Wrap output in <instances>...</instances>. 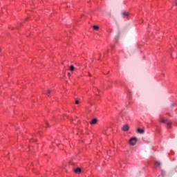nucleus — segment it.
Instances as JSON below:
<instances>
[{
	"label": "nucleus",
	"mask_w": 177,
	"mask_h": 177,
	"mask_svg": "<svg viewBox=\"0 0 177 177\" xmlns=\"http://www.w3.org/2000/svg\"><path fill=\"white\" fill-rule=\"evenodd\" d=\"M137 132H138V133L143 134V133H145V129L138 128L137 129Z\"/></svg>",
	"instance_id": "423d86ee"
},
{
	"label": "nucleus",
	"mask_w": 177,
	"mask_h": 177,
	"mask_svg": "<svg viewBox=\"0 0 177 177\" xmlns=\"http://www.w3.org/2000/svg\"><path fill=\"white\" fill-rule=\"evenodd\" d=\"M90 124L91 125H95V124H97V119L94 118V119L91 120V121L90 122Z\"/></svg>",
	"instance_id": "7ed1b4c3"
},
{
	"label": "nucleus",
	"mask_w": 177,
	"mask_h": 177,
	"mask_svg": "<svg viewBox=\"0 0 177 177\" xmlns=\"http://www.w3.org/2000/svg\"><path fill=\"white\" fill-rule=\"evenodd\" d=\"M136 143H138L137 138L133 137L129 140V144L131 145V146H135V145H136Z\"/></svg>",
	"instance_id": "f257e3e1"
},
{
	"label": "nucleus",
	"mask_w": 177,
	"mask_h": 177,
	"mask_svg": "<svg viewBox=\"0 0 177 177\" xmlns=\"http://www.w3.org/2000/svg\"><path fill=\"white\" fill-rule=\"evenodd\" d=\"M50 90H48L47 91V95L49 96V95H50Z\"/></svg>",
	"instance_id": "f8f14e48"
},
{
	"label": "nucleus",
	"mask_w": 177,
	"mask_h": 177,
	"mask_svg": "<svg viewBox=\"0 0 177 177\" xmlns=\"http://www.w3.org/2000/svg\"><path fill=\"white\" fill-rule=\"evenodd\" d=\"M75 174H81V168L77 167L76 169H74Z\"/></svg>",
	"instance_id": "0eeeda50"
},
{
	"label": "nucleus",
	"mask_w": 177,
	"mask_h": 177,
	"mask_svg": "<svg viewBox=\"0 0 177 177\" xmlns=\"http://www.w3.org/2000/svg\"><path fill=\"white\" fill-rule=\"evenodd\" d=\"M104 55H106V53H104Z\"/></svg>",
	"instance_id": "dca6fc26"
},
{
	"label": "nucleus",
	"mask_w": 177,
	"mask_h": 177,
	"mask_svg": "<svg viewBox=\"0 0 177 177\" xmlns=\"http://www.w3.org/2000/svg\"><path fill=\"white\" fill-rule=\"evenodd\" d=\"M168 120L165 119L164 118H159V122H162V124H165Z\"/></svg>",
	"instance_id": "39448f33"
},
{
	"label": "nucleus",
	"mask_w": 177,
	"mask_h": 177,
	"mask_svg": "<svg viewBox=\"0 0 177 177\" xmlns=\"http://www.w3.org/2000/svg\"><path fill=\"white\" fill-rule=\"evenodd\" d=\"M122 15L123 17H127L128 12H122Z\"/></svg>",
	"instance_id": "1a4fd4ad"
},
{
	"label": "nucleus",
	"mask_w": 177,
	"mask_h": 177,
	"mask_svg": "<svg viewBox=\"0 0 177 177\" xmlns=\"http://www.w3.org/2000/svg\"><path fill=\"white\" fill-rule=\"evenodd\" d=\"M97 90L98 92H100V91L99 89L97 88Z\"/></svg>",
	"instance_id": "2eb2a0df"
},
{
	"label": "nucleus",
	"mask_w": 177,
	"mask_h": 177,
	"mask_svg": "<svg viewBox=\"0 0 177 177\" xmlns=\"http://www.w3.org/2000/svg\"><path fill=\"white\" fill-rule=\"evenodd\" d=\"M68 75L70 77V75H71V74H70V73H68Z\"/></svg>",
	"instance_id": "4468645a"
},
{
	"label": "nucleus",
	"mask_w": 177,
	"mask_h": 177,
	"mask_svg": "<svg viewBox=\"0 0 177 177\" xmlns=\"http://www.w3.org/2000/svg\"><path fill=\"white\" fill-rule=\"evenodd\" d=\"M79 103H80V101H78V100L75 101V104H79Z\"/></svg>",
	"instance_id": "ddd939ff"
},
{
	"label": "nucleus",
	"mask_w": 177,
	"mask_h": 177,
	"mask_svg": "<svg viewBox=\"0 0 177 177\" xmlns=\"http://www.w3.org/2000/svg\"><path fill=\"white\" fill-rule=\"evenodd\" d=\"M156 165H157L158 167H160L161 165V162H160V161H156Z\"/></svg>",
	"instance_id": "9b49d317"
},
{
	"label": "nucleus",
	"mask_w": 177,
	"mask_h": 177,
	"mask_svg": "<svg viewBox=\"0 0 177 177\" xmlns=\"http://www.w3.org/2000/svg\"><path fill=\"white\" fill-rule=\"evenodd\" d=\"M167 128H171V125H172V122H171V120H168L165 122Z\"/></svg>",
	"instance_id": "20e7f679"
},
{
	"label": "nucleus",
	"mask_w": 177,
	"mask_h": 177,
	"mask_svg": "<svg viewBox=\"0 0 177 177\" xmlns=\"http://www.w3.org/2000/svg\"><path fill=\"white\" fill-rule=\"evenodd\" d=\"M93 30H95L96 31H97V30H99V26H93Z\"/></svg>",
	"instance_id": "9d476101"
},
{
	"label": "nucleus",
	"mask_w": 177,
	"mask_h": 177,
	"mask_svg": "<svg viewBox=\"0 0 177 177\" xmlns=\"http://www.w3.org/2000/svg\"><path fill=\"white\" fill-rule=\"evenodd\" d=\"M122 131H123V132H127V131H129V124H124L122 127Z\"/></svg>",
	"instance_id": "f03ea898"
},
{
	"label": "nucleus",
	"mask_w": 177,
	"mask_h": 177,
	"mask_svg": "<svg viewBox=\"0 0 177 177\" xmlns=\"http://www.w3.org/2000/svg\"><path fill=\"white\" fill-rule=\"evenodd\" d=\"M70 71H74V70H75V68L74 67V66L71 65L69 68Z\"/></svg>",
	"instance_id": "6e6552de"
},
{
	"label": "nucleus",
	"mask_w": 177,
	"mask_h": 177,
	"mask_svg": "<svg viewBox=\"0 0 177 177\" xmlns=\"http://www.w3.org/2000/svg\"><path fill=\"white\" fill-rule=\"evenodd\" d=\"M176 5H177V3H176Z\"/></svg>",
	"instance_id": "f3484780"
}]
</instances>
